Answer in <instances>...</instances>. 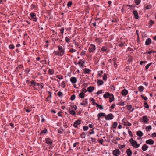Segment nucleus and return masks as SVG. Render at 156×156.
<instances>
[{"instance_id": "2eb2a0df", "label": "nucleus", "mask_w": 156, "mask_h": 156, "mask_svg": "<svg viewBox=\"0 0 156 156\" xmlns=\"http://www.w3.org/2000/svg\"><path fill=\"white\" fill-rule=\"evenodd\" d=\"M68 112L71 114L75 116L76 112L74 110H71L70 108H69Z\"/></svg>"}, {"instance_id": "bb28decb", "label": "nucleus", "mask_w": 156, "mask_h": 156, "mask_svg": "<svg viewBox=\"0 0 156 156\" xmlns=\"http://www.w3.org/2000/svg\"><path fill=\"white\" fill-rule=\"evenodd\" d=\"M48 133V131L46 128H44V130H42L41 132L40 133V134H41L43 133L46 134Z\"/></svg>"}, {"instance_id": "9b49d317", "label": "nucleus", "mask_w": 156, "mask_h": 156, "mask_svg": "<svg viewBox=\"0 0 156 156\" xmlns=\"http://www.w3.org/2000/svg\"><path fill=\"white\" fill-rule=\"evenodd\" d=\"M108 98L109 99V101L110 102H112L114 99V96L113 94L111 93L110 94Z\"/></svg>"}, {"instance_id": "c9c22d12", "label": "nucleus", "mask_w": 156, "mask_h": 156, "mask_svg": "<svg viewBox=\"0 0 156 156\" xmlns=\"http://www.w3.org/2000/svg\"><path fill=\"white\" fill-rule=\"evenodd\" d=\"M143 106L146 108H148L149 107L147 102L146 101L144 102Z\"/></svg>"}, {"instance_id": "79ce46f5", "label": "nucleus", "mask_w": 156, "mask_h": 156, "mask_svg": "<svg viewBox=\"0 0 156 156\" xmlns=\"http://www.w3.org/2000/svg\"><path fill=\"white\" fill-rule=\"evenodd\" d=\"M57 95L59 97H62L63 96V93L62 92L59 91Z\"/></svg>"}, {"instance_id": "5701e85b", "label": "nucleus", "mask_w": 156, "mask_h": 156, "mask_svg": "<svg viewBox=\"0 0 156 156\" xmlns=\"http://www.w3.org/2000/svg\"><path fill=\"white\" fill-rule=\"evenodd\" d=\"M97 83L98 85V86H101L103 85L104 83V82L102 80H98L97 82Z\"/></svg>"}, {"instance_id": "423d86ee", "label": "nucleus", "mask_w": 156, "mask_h": 156, "mask_svg": "<svg viewBox=\"0 0 156 156\" xmlns=\"http://www.w3.org/2000/svg\"><path fill=\"white\" fill-rule=\"evenodd\" d=\"M113 154L115 156H118L120 154V151L118 149H117L113 151Z\"/></svg>"}, {"instance_id": "72a5a7b5", "label": "nucleus", "mask_w": 156, "mask_h": 156, "mask_svg": "<svg viewBox=\"0 0 156 156\" xmlns=\"http://www.w3.org/2000/svg\"><path fill=\"white\" fill-rule=\"evenodd\" d=\"M96 107L99 108L101 110H103L104 109V107L102 105H101L98 104H97Z\"/></svg>"}, {"instance_id": "e2e57ef3", "label": "nucleus", "mask_w": 156, "mask_h": 156, "mask_svg": "<svg viewBox=\"0 0 156 156\" xmlns=\"http://www.w3.org/2000/svg\"><path fill=\"white\" fill-rule=\"evenodd\" d=\"M151 8V5H147L146 7H145V8L146 9H150V8Z\"/></svg>"}, {"instance_id": "1a4fd4ad", "label": "nucleus", "mask_w": 156, "mask_h": 156, "mask_svg": "<svg viewBox=\"0 0 156 156\" xmlns=\"http://www.w3.org/2000/svg\"><path fill=\"white\" fill-rule=\"evenodd\" d=\"M106 114L104 113L100 112L97 115L98 117V119L100 120V118L102 117H105Z\"/></svg>"}, {"instance_id": "c756f323", "label": "nucleus", "mask_w": 156, "mask_h": 156, "mask_svg": "<svg viewBox=\"0 0 156 156\" xmlns=\"http://www.w3.org/2000/svg\"><path fill=\"white\" fill-rule=\"evenodd\" d=\"M108 49V47L106 46H103L101 48V51H102L104 52L105 51L107 50Z\"/></svg>"}, {"instance_id": "473e14b6", "label": "nucleus", "mask_w": 156, "mask_h": 156, "mask_svg": "<svg viewBox=\"0 0 156 156\" xmlns=\"http://www.w3.org/2000/svg\"><path fill=\"white\" fill-rule=\"evenodd\" d=\"M152 63L151 62L150 63H149V64L145 66V70H147L148 69V68H149V66L152 64Z\"/></svg>"}, {"instance_id": "7c9ffc66", "label": "nucleus", "mask_w": 156, "mask_h": 156, "mask_svg": "<svg viewBox=\"0 0 156 156\" xmlns=\"http://www.w3.org/2000/svg\"><path fill=\"white\" fill-rule=\"evenodd\" d=\"M144 88L143 86H139L138 87V90L140 92H142L144 90Z\"/></svg>"}, {"instance_id": "69168bd1", "label": "nucleus", "mask_w": 156, "mask_h": 156, "mask_svg": "<svg viewBox=\"0 0 156 156\" xmlns=\"http://www.w3.org/2000/svg\"><path fill=\"white\" fill-rule=\"evenodd\" d=\"M63 130L61 129H60V130H58V132L59 133H62L63 132Z\"/></svg>"}, {"instance_id": "cd10ccee", "label": "nucleus", "mask_w": 156, "mask_h": 156, "mask_svg": "<svg viewBox=\"0 0 156 156\" xmlns=\"http://www.w3.org/2000/svg\"><path fill=\"white\" fill-rule=\"evenodd\" d=\"M53 53L56 55L59 56H62V55L61 54L59 51H54Z\"/></svg>"}, {"instance_id": "4be33fe9", "label": "nucleus", "mask_w": 156, "mask_h": 156, "mask_svg": "<svg viewBox=\"0 0 156 156\" xmlns=\"http://www.w3.org/2000/svg\"><path fill=\"white\" fill-rule=\"evenodd\" d=\"M148 146L146 144H144L142 147V150L144 151H146L148 148Z\"/></svg>"}, {"instance_id": "a18cd8bd", "label": "nucleus", "mask_w": 156, "mask_h": 156, "mask_svg": "<svg viewBox=\"0 0 156 156\" xmlns=\"http://www.w3.org/2000/svg\"><path fill=\"white\" fill-rule=\"evenodd\" d=\"M156 52L155 51H153L152 50H150V51L147 52L146 53L148 54H151V53H155Z\"/></svg>"}, {"instance_id": "4468645a", "label": "nucleus", "mask_w": 156, "mask_h": 156, "mask_svg": "<svg viewBox=\"0 0 156 156\" xmlns=\"http://www.w3.org/2000/svg\"><path fill=\"white\" fill-rule=\"evenodd\" d=\"M133 14L134 16V18L136 19H137L139 18V17L138 14L136 10H134L133 12Z\"/></svg>"}, {"instance_id": "ea45409f", "label": "nucleus", "mask_w": 156, "mask_h": 156, "mask_svg": "<svg viewBox=\"0 0 156 156\" xmlns=\"http://www.w3.org/2000/svg\"><path fill=\"white\" fill-rule=\"evenodd\" d=\"M70 106L71 107L72 109L74 108V110H76L77 108V106H76V105H70Z\"/></svg>"}, {"instance_id": "4d7b16f0", "label": "nucleus", "mask_w": 156, "mask_h": 156, "mask_svg": "<svg viewBox=\"0 0 156 156\" xmlns=\"http://www.w3.org/2000/svg\"><path fill=\"white\" fill-rule=\"evenodd\" d=\"M18 68H19L21 70L22 69V68H23L22 65H19L18 66Z\"/></svg>"}, {"instance_id": "e433bc0d", "label": "nucleus", "mask_w": 156, "mask_h": 156, "mask_svg": "<svg viewBox=\"0 0 156 156\" xmlns=\"http://www.w3.org/2000/svg\"><path fill=\"white\" fill-rule=\"evenodd\" d=\"M72 2L71 1H69L68 2L67 5L68 7H70L72 5Z\"/></svg>"}, {"instance_id": "2f4dec72", "label": "nucleus", "mask_w": 156, "mask_h": 156, "mask_svg": "<svg viewBox=\"0 0 156 156\" xmlns=\"http://www.w3.org/2000/svg\"><path fill=\"white\" fill-rule=\"evenodd\" d=\"M85 96L84 93L83 92H80L79 94V96L81 98H84Z\"/></svg>"}, {"instance_id": "a878e982", "label": "nucleus", "mask_w": 156, "mask_h": 156, "mask_svg": "<svg viewBox=\"0 0 156 156\" xmlns=\"http://www.w3.org/2000/svg\"><path fill=\"white\" fill-rule=\"evenodd\" d=\"M83 70L84 74H88L91 71V70L86 68H85Z\"/></svg>"}, {"instance_id": "09e8293b", "label": "nucleus", "mask_w": 156, "mask_h": 156, "mask_svg": "<svg viewBox=\"0 0 156 156\" xmlns=\"http://www.w3.org/2000/svg\"><path fill=\"white\" fill-rule=\"evenodd\" d=\"M76 50L73 49V48H71L69 50V52L72 53L75 52L76 51Z\"/></svg>"}, {"instance_id": "c85d7f7f", "label": "nucleus", "mask_w": 156, "mask_h": 156, "mask_svg": "<svg viewBox=\"0 0 156 156\" xmlns=\"http://www.w3.org/2000/svg\"><path fill=\"white\" fill-rule=\"evenodd\" d=\"M88 104V102L86 101H83L80 104V105H83L84 106L87 105Z\"/></svg>"}, {"instance_id": "13d9d810", "label": "nucleus", "mask_w": 156, "mask_h": 156, "mask_svg": "<svg viewBox=\"0 0 156 156\" xmlns=\"http://www.w3.org/2000/svg\"><path fill=\"white\" fill-rule=\"evenodd\" d=\"M128 131L129 134L131 136V137L133 136V135L132 133V132H131V131L130 130H129Z\"/></svg>"}, {"instance_id": "8fccbe9b", "label": "nucleus", "mask_w": 156, "mask_h": 156, "mask_svg": "<svg viewBox=\"0 0 156 156\" xmlns=\"http://www.w3.org/2000/svg\"><path fill=\"white\" fill-rule=\"evenodd\" d=\"M141 97L142 98L144 99L145 101H147V98L146 97H144V96L143 95H141Z\"/></svg>"}, {"instance_id": "49530a36", "label": "nucleus", "mask_w": 156, "mask_h": 156, "mask_svg": "<svg viewBox=\"0 0 156 156\" xmlns=\"http://www.w3.org/2000/svg\"><path fill=\"white\" fill-rule=\"evenodd\" d=\"M80 136L81 138H84L85 137V132H83L81 134Z\"/></svg>"}, {"instance_id": "f704fd0d", "label": "nucleus", "mask_w": 156, "mask_h": 156, "mask_svg": "<svg viewBox=\"0 0 156 156\" xmlns=\"http://www.w3.org/2000/svg\"><path fill=\"white\" fill-rule=\"evenodd\" d=\"M48 73L50 75H52L54 73V70L51 69H50L48 70Z\"/></svg>"}, {"instance_id": "864d4df0", "label": "nucleus", "mask_w": 156, "mask_h": 156, "mask_svg": "<svg viewBox=\"0 0 156 156\" xmlns=\"http://www.w3.org/2000/svg\"><path fill=\"white\" fill-rule=\"evenodd\" d=\"M65 40L68 43H69L70 42V39L68 37H66L65 38Z\"/></svg>"}, {"instance_id": "f03ea898", "label": "nucleus", "mask_w": 156, "mask_h": 156, "mask_svg": "<svg viewBox=\"0 0 156 156\" xmlns=\"http://www.w3.org/2000/svg\"><path fill=\"white\" fill-rule=\"evenodd\" d=\"M114 116L112 113H109L106 115L105 119L106 120H111L113 119Z\"/></svg>"}, {"instance_id": "f257e3e1", "label": "nucleus", "mask_w": 156, "mask_h": 156, "mask_svg": "<svg viewBox=\"0 0 156 156\" xmlns=\"http://www.w3.org/2000/svg\"><path fill=\"white\" fill-rule=\"evenodd\" d=\"M45 142L48 144V146H50V147H51L53 142V140H51L49 137L45 138Z\"/></svg>"}, {"instance_id": "4c0bfd02", "label": "nucleus", "mask_w": 156, "mask_h": 156, "mask_svg": "<svg viewBox=\"0 0 156 156\" xmlns=\"http://www.w3.org/2000/svg\"><path fill=\"white\" fill-rule=\"evenodd\" d=\"M124 124L125 125L127 126H131L132 125L131 123H129V122L127 121L124 122Z\"/></svg>"}, {"instance_id": "58836bf2", "label": "nucleus", "mask_w": 156, "mask_h": 156, "mask_svg": "<svg viewBox=\"0 0 156 156\" xmlns=\"http://www.w3.org/2000/svg\"><path fill=\"white\" fill-rule=\"evenodd\" d=\"M117 125V122H115L112 125V127L114 129L116 128Z\"/></svg>"}, {"instance_id": "bf43d9fd", "label": "nucleus", "mask_w": 156, "mask_h": 156, "mask_svg": "<svg viewBox=\"0 0 156 156\" xmlns=\"http://www.w3.org/2000/svg\"><path fill=\"white\" fill-rule=\"evenodd\" d=\"M103 71H101L100 72V73H98V76L99 77H101V76L102 74L103 73Z\"/></svg>"}, {"instance_id": "c03bdc74", "label": "nucleus", "mask_w": 156, "mask_h": 156, "mask_svg": "<svg viewBox=\"0 0 156 156\" xmlns=\"http://www.w3.org/2000/svg\"><path fill=\"white\" fill-rule=\"evenodd\" d=\"M135 3L136 5H139L141 2V0H135Z\"/></svg>"}, {"instance_id": "393cba45", "label": "nucleus", "mask_w": 156, "mask_h": 156, "mask_svg": "<svg viewBox=\"0 0 156 156\" xmlns=\"http://www.w3.org/2000/svg\"><path fill=\"white\" fill-rule=\"evenodd\" d=\"M110 94V93H109L108 92H107L106 93L104 94L103 97L104 98L106 99L109 97Z\"/></svg>"}, {"instance_id": "b1692460", "label": "nucleus", "mask_w": 156, "mask_h": 156, "mask_svg": "<svg viewBox=\"0 0 156 156\" xmlns=\"http://www.w3.org/2000/svg\"><path fill=\"white\" fill-rule=\"evenodd\" d=\"M136 134L139 136H142L143 135L142 132L140 130L136 132Z\"/></svg>"}, {"instance_id": "0e129e2a", "label": "nucleus", "mask_w": 156, "mask_h": 156, "mask_svg": "<svg viewBox=\"0 0 156 156\" xmlns=\"http://www.w3.org/2000/svg\"><path fill=\"white\" fill-rule=\"evenodd\" d=\"M81 92H83L84 93H85L87 92V90L85 88H84L82 89V90H81Z\"/></svg>"}, {"instance_id": "20e7f679", "label": "nucleus", "mask_w": 156, "mask_h": 156, "mask_svg": "<svg viewBox=\"0 0 156 156\" xmlns=\"http://www.w3.org/2000/svg\"><path fill=\"white\" fill-rule=\"evenodd\" d=\"M58 48L59 52L63 56L65 53V48H63L60 45L58 46Z\"/></svg>"}, {"instance_id": "a211bd4d", "label": "nucleus", "mask_w": 156, "mask_h": 156, "mask_svg": "<svg viewBox=\"0 0 156 156\" xmlns=\"http://www.w3.org/2000/svg\"><path fill=\"white\" fill-rule=\"evenodd\" d=\"M94 90V88L92 86H89L87 88V91L89 92H92Z\"/></svg>"}, {"instance_id": "338daca9", "label": "nucleus", "mask_w": 156, "mask_h": 156, "mask_svg": "<svg viewBox=\"0 0 156 156\" xmlns=\"http://www.w3.org/2000/svg\"><path fill=\"white\" fill-rule=\"evenodd\" d=\"M62 86L63 87H64L65 86V82L64 81H62Z\"/></svg>"}, {"instance_id": "603ef678", "label": "nucleus", "mask_w": 156, "mask_h": 156, "mask_svg": "<svg viewBox=\"0 0 156 156\" xmlns=\"http://www.w3.org/2000/svg\"><path fill=\"white\" fill-rule=\"evenodd\" d=\"M83 129L84 131L87 130L88 129V127L87 126H84L83 127Z\"/></svg>"}, {"instance_id": "39448f33", "label": "nucleus", "mask_w": 156, "mask_h": 156, "mask_svg": "<svg viewBox=\"0 0 156 156\" xmlns=\"http://www.w3.org/2000/svg\"><path fill=\"white\" fill-rule=\"evenodd\" d=\"M31 18L33 19V21L36 22L37 20V18L36 17V14L34 13H31L30 14Z\"/></svg>"}, {"instance_id": "774afa93", "label": "nucleus", "mask_w": 156, "mask_h": 156, "mask_svg": "<svg viewBox=\"0 0 156 156\" xmlns=\"http://www.w3.org/2000/svg\"><path fill=\"white\" fill-rule=\"evenodd\" d=\"M152 136L154 137H156V133L155 132L153 133L152 134Z\"/></svg>"}, {"instance_id": "052dcab7", "label": "nucleus", "mask_w": 156, "mask_h": 156, "mask_svg": "<svg viewBox=\"0 0 156 156\" xmlns=\"http://www.w3.org/2000/svg\"><path fill=\"white\" fill-rule=\"evenodd\" d=\"M94 129H92L90 130V131L89 132V133L90 134H93L94 133Z\"/></svg>"}, {"instance_id": "ddd939ff", "label": "nucleus", "mask_w": 156, "mask_h": 156, "mask_svg": "<svg viewBox=\"0 0 156 156\" xmlns=\"http://www.w3.org/2000/svg\"><path fill=\"white\" fill-rule=\"evenodd\" d=\"M146 143L148 144L153 145L154 144V141L152 139H149L146 141Z\"/></svg>"}, {"instance_id": "7ed1b4c3", "label": "nucleus", "mask_w": 156, "mask_h": 156, "mask_svg": "<svg viewBox=\"0 0 156 156\" xmlns=\"http://www.w3.org/2000/svg\"><path fill=\"white\" fill-rule=\"evenodd\" d=\"M96 49L95 46L92 44H91L88 49V51L90 53L94 52Z\"/></svg>"}, {"instance_id": "6e6d98bb", "label": "nucleus", "mask_w": 156, "mask_h": 156, "mask_svg": "<svg viewBox=\"0 0 156 156\" xmlns=\"http://www.w3.org/2000/svg\"><path fill=\"white\" fill-rule=\"evenodd\" d=\"M30 83L31 84H33L34 85H36V83L34 80H32V81H31V82H30Z\"/></svg>"}, {"instance_id": "0eeeda50", "label": "nucleus", "mask_w": 156, "mask_h": 156, "mask_svg": "<svg viewBox=\"0 0 156 156\" xmlns=\"http://www.w3.org/2000/svg\"><path fill=\"white\" fill-rule=\"evenodd\" d=\"M132 145L134 148H137L140 146V144H138L136 141H133V142H131Z\"/></svg>"}, {"instance_id": "f3484780", "label": "nucleus", "mask_w": 156, "mask_h": 156, "mask_svg": "<svg viewBox=\"0 0 156 156\" xmlns=\"http://www.w3.org/2000/svg\"><path fill=\"white\" fill-rule=\"evenodd\" d=\"M84 63V61H83L81 59H80L78 62V64L80 66H83Z\"/></svg>"}, {"instance_id": "6ab92c4d", "label": "nucleus", "mask_w": 156, "mask_h": 156, "mask_svg": "<svg viewBox=\"0 0 156 156\" xmlns=\"http://www.w3.org/2000/svg\"><path fill=\"white\" fill-rule=\"evenodd\" d=\"M128 93V90L126 89H124L122 90L121 92L122 94L124 96L126 95Z\"/></svg>"}, {"instance_id": "37998d69", "label": "nucleus", "mask_w": 156, "mask_h": 156, "mask_svg": "<svg viewBox=\"0 0 156 156\" xmlns=\"http://www.w3.org/2000/svg\"><path fill=\"white\" fill-rule=\"evenodd\" d=\"M75 97H76V96H75V94H73L71 96L70 99L72 101H73V100H75Z\"/></svg>"}, {"instance_id": "de8ad7c7", "label": "nucleus", "mask_w": 156, "mask_h": 156, "mask_svg": "<svg viewBox=\"0 0 156 156\" xmlns=\"http://www.w3.org/2000/svg\"><path fill=\"white\" fill-rule=\"evenodd\" d=\"M56 77L59 79H62L63 78V77L62 75H58L56 76Z\"/></svg>"}, {"instance_id": "5fc2aeb1", "label": "nucleus", "mask_w": 156, "mask_h": 156, "mask_svg": "<svg viewBox=\"0 0 156 156\" xmlns=\"http://www.w3.org/2000/svg\"><path fill=\"white\" fill-rule=\"evenodd\" d=\"M103 80H106L107 79V76L106 74H104V76L103 78Z\"/></svg>"}, {"instance_id": "3c124183", "label": "nucleus", "mask_w": 156, "mask_h": 156, "mask_svg": "<svg viewBox=\"0 0 156 156\" xmlns=\"http://www.w3.org/2000/svg\"><path fill=\"white\" fill-rule=\"evenodd\" d=\"M9 48L10 49H14L15 48V47L13 45L10 44L9 46Z\"/></svg>"}, {"instance_id": "a19ab883", "label": "nucleus", "mask_w": 156, "mask_h": 156, "mask_svg": "<svg viewBox=\"0 0 156 156\" xmlns=\"http://www.w3.org/2000/svg\"><path fill=\"white\" fill-rule=\"evenodd\" d=\"M151 126H147L146 128V130L147 131H148L150 130H151Z\"/></svg>"}, {"instance_id": "680f3d73", "label": "nucleus", "mask_w": 156, "mask_h": 156, "mask_svg": "<svg viewBox=\"0 0 156 156\" xmlns=\"http://www.w3.org/2000/svg\"><path fill=\"white\" fill-rule=\"evenodd\" d=\"M64 28H62V29H61L60 30V32L62 34H63L64 33Z\"/></svg>"}, {"instance_id": "aec40b11", "label": "nucleus", "mask_w": 156, "mask_h": 156, "mask_svg": "<svg viewBox=\"0 0 156 156\" xmlns=\"http://www.w3.org/2000/svg\"><path fill=\"white\" fill-rule=\"evenodd\" d=\"M142 119L144 122L146 123H147L149 120V119L146 116H143Z\"/></svg>"}, {"instance_id": "6e6552de", "label": "nucleus", "mask_w": 156, "mask_h": 156, "mask_svg": "<svg viewBox=\"0 0 156 156\" xmlns=\"http://www.w3.org/2000/svg\"><path fill=\"white\" fill-rule=\"evenodd\" d=\"M81 120L79 119H78L74 122L73 126L75 128H77V126L78 125L81 124Z\"/></svg>"}, {"instance_id": "dca6fc26", "label": "nucleus", "mask_w": 156, "mask_h": 156, "mask_svg": "<svg viewBox=\"0 0 156 156\" xmlns=\"http://www.w3.org/2000/svg\"><path fill=\"white\" fill-rule=\"evenodd\" d=\"M126 152L128 156H131L132 154V151L130 148L127 149Z\"/></svg>"}, {"instance_id": "412c9836", "label": "nucleus", "mask_w": 156, "mask_h": 156, "mask_svg": "<svg viewBox=\"0 0 156 156\" xmlns=\"http://www.w3.org/2000/svg\"><path fill=\"white\" fill-rule=\"evenodd\" d=\"M48 93L49 94V95L48 96V97L46 98V101H47L49 102L50 101V100L49 99V98H51L52 97L51 95V92L50 91H48Z\"/></svg>"}, {"instance_id": "9d476101", "label": "nucleus", "mask_w": 156, "mask_h": 156, "mask_svg": "<svg viewBox=\"0 0 156 156\" xmlns=\"http://www.w3.org/2000/svg\"><path fill=\"white\" fill-rule=\"evenodd\" d=\"M70 81L71 82L73 83H75L77 82V79L74 77H72L70 79Z\"/></svg>"}, {"instance_id": "f8f14e48", "label": "nucleus", "mask_w": 156, "mask_h": 156, "mask_svg": "<svg viewBox=\"0 0 156 156\" xmlns=\"http://www.w3.org/2000/svg\"><path fill=\"white\" fill-rule=\"evenodd\" d=\"M151 40L150 38H148L147 39L145 42V45H150L151 44Z\"/></svg>"}]
</instances>
